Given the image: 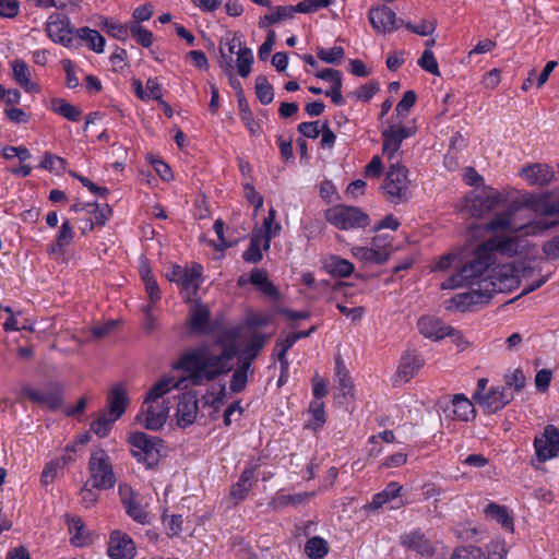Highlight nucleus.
<instances>
[{
  "label": "nucleus",
  "instance_id": "obj_26",
  "mask_svg": "<svg viewBox=\"0 0 559 559\" xmlns=\"http://www.w3.org/2000/svg\"><path fill=\"white\" fill-rule=\"evenodd\" d=\"M324 270L333 277L345 278L353 274L354 264L336 254H331L323 260Z\"/></svg>",
  "mask_w": 559,
  "mask_h": 559
},
{
  "label": "nucleus",
  "instance_id": "obj_33",
  "mask_svg": "<svg viewBox=\"0 0 559 559\" xmlns=\"http://www.w3.org/2000/svg\"><path fill=\"white\" fill-rule=\"evenodd\" d=\"M255 467H247L242 471L239 479L230 488L229 495L237 502L246 499L252 488V479L254 477Z\"/></svg>",
  "mask_w": 559,
  "mask_h": 559
},
{
  "label": "nucleus",
  "instance_id": "obj_14",
  "mask_svg": "<svg viewBox=\"0 0 559 559\" xmlns=\"http://www.w3.org/2000/svg\"><path fill=\"white\" fill-rule=\"evenodd\" d=\"M119 496L126 513L135 522L140 524L148 523V515L145 511L140 493L134 491L128 485L119 486Z\"/></svg>",
  "mask_w": 559,
  "mask_h": 559
},
{
  "label": "nucleus",
  "instance_id": "obj_45",
  "mask_svg": "<svg viewBox=\"0 0 559 559\" xmlns=\"http://www.w3.org/2000/svg\"><path fill=\"white\" fill-rule=\"evenodd\" d=\"M11 68L15 82L25 91H31L33 88V83L31 82V71L28 66L23 60H14L11 63Z\"/></svg>",
  "mask_w": 559,
  "mask_h": 559
},
{
  "label": "nucleus",
  "instance_id": "obj_19",
  "mask_svg": "<svg viewBox=\"0 0 559 559\" xmlns=\"http://www.w3.org/2000/svg\"><path fill=\"white\" fill-rule=\"evenodd\" d=\"M520 175L531 186L545 187L555 179L554 168L547 164L536 163L523 167Z\"/></svg>",
  "mask_w": 559,
  "mask_h": 559
},
{
  "label": "nucleus",
  "instance_id": "obj_13",
  "mask_svg": "<svg viewBox=\"0 0 559 559\" xmlns=\"http://www.w3.org/2000/svg\"><path fill=\"white\" fill-rule=\"evenodd\" d=\"M368 19L372 28L383 34L393 33L404 24L403 20L399 19L395 12L386 5L371 8Z\"/></svg>",
  "mask_w": 559,
  "mask_h": 559
},
{
  "label": "nucleus",
  "instance_id": "obj_20",
  "mask_svg": "<svg viewBox=\"0 0 559 559\" xmlns=\"http://www.w3.org/2000/svg\"><path fill=\"white\" fill-rule=\"evenodd\" d=\"M443 411L447 417L462 421H468L476 415L473 403L464 394H455Z\"/></svg>",
  "mask_w": 559,
  "mask_h": 559
},
{
  "label": "nucleus",
  "instance_id": "obj_11",
  "mask_svg": "<svg viewBox=\"0 0 559 559\" xmlns=\"http://www.w3.org/2000/svg\"><path fill=\"white\" fill-rule=\"evenodd\" d=\"M534 450L539 463H545L559 455V429L547 425L534 439Z\"/></svg>",
  "mask_w": 559,
  "mask_h": 559
},
{
  "label": "nucleus",
  "instance_id": "obj_30",
  "mask_svg": "<svg viewBox=\"0 0 559 559\" xmlns=\"http://www.w3.org/2000/svg\"><path fill=\"white\" fill-rule=\"evenodd\" d=\"M484 513L488 519L495 520L499 523L506 531H514V521L507 507L496 502H489L486 506Z\"/></svg>",
  "mask_w": 559,
  "mask_h": 559
},
{
  "label": "nucleus",
  "instance_id": "obj_40",
  "mask_svg": "<svg viewBox=\"0 0 559 559\" xmlns=\"http://www.w3.org/2000/svg\"><path fill=\"white\" fill-rule=\"evenodd\" d=\"M100 22L98 23V26L106 32L109 36L126 41L128 38V35L130 33V23L129 24H120L112 19H108L106 16L99 17Z\"/></svg>",
  "mask_w": 559,
  "mask_h": 559
},
{
  "label": "nucleus",
  "instance_id": "obj_3",
  "mask_svg": "<svg viewBox=\"0 0 559 559\" xmlns=\"http://www.w3.org/2000/svg\"><path fill=\"white\" fill-rule=\"evenodd\" d=\"M483 255L485 254L480 253L479 247H477L472 259L441 283V289H455L463 286L471 287V290L481 289L480 284L486 280L491 267L489 261Z\"/></svg>",
  "mask_w": 559,
  "mask_h": 559
},
{
  "label": "nucleus",
  "instance_id": "obj_34",
  "mask_svg": "<svg viewBox=\"0 0 559 559\" xmlns=\"http://www.w3.org/2000/svg\"><path fill=\"white\" fill-rule=\"evenodd\" d=\"M276 211L271 207L267 212V216L264 217L261 230V237L263 239V249L266 251L270 249L272 238L280 235L282 226L275 223Z\"/></svg>",
  "mask_w": 559,
  "mask_h": 559
},
{
  "label": "nucleus",
  "instance_id": "obj_7",
  "mask_svg": "<svg viewBox=\"0 0 559 559\" xmlns=\"http://www.w3.org/2000/svg\"><path fill=\"white\" fill-rule=\"evenodd\" d=\"M324 217L341 230L365 228L370 225L369 215L357 206L337 204L328 209Z\"/></svg>",
  "mask_w": 559,
  "mask_h": 559
},
{
  "label": "nucleus",
  "instance_id": "obj_56",
  "mask_svg": "<svg viewBox=\"0 0 559 559\" xmlns=\"http://www.w3.org/2000/svg\"><path fill=\"white\" fill-rule=\"evenodd\" d=\"M317 56L325 63L340 64L345 57V50L342 46H334L330 49L318 48Z\"/></svg>",
  "mask_w": 559,
  "mask_h": 559
},
{
  "label": "nucleus",
  "instance_id": "obj_46",
  "mask_svg": "<svg viewBox=\"0 0 559 559\" xmlns=\"http://www.w3.org/2000/svg\"><path fill=\"white\" fill-rule=\"evenodd\" d=\"M328 552L329 544L320 536H313L305 544V554L310 559H322L328 555Z\"/></svg>",
  "mask_w": 559,
  "mask_h": 559
},
{
  "label": "nucleus",
  "instance_id": "obj_62",
  "mask_svg": "<svg viewBox=\"0 0 559 559\" xmlns=\"http://www.w3.org/2000/svg\"><path fill=\"white\" fill-rule=\"evenodd\" d=\"M379 91V83L377 81H369L362 84L359 88L353 92L350 95L358 100L369 102L374 94Z\"/></svg>",
  "mask_w": 559,
  "mask_h": 559
},
{
  "label": "nucleus",
  "instance_id": "obj_1",
  "mask_svg": "<svg viewBox=\"0 0 559 559\" xmlns=\"http://www.w3.org/2000/svg\"><path fill=\"white\" fill-rule=\"evenodd\" d=\"M176 370H182L187 373L185 380L191 385L200 386L212 382L223 374L231 371L230 364L224 361L218 355H212L206 345L189 349L180 355L179 359L173 365Z\"/></svg>",
  "mask_w": 559,
  "mask_h": 559
},
{
  "label": "nucleus",
  "instance_id": "obj_6",
  "mask_svg": "<svg viewBox=\"0 0 559 559\" xmlns=\"http://www.w3.org/2000/svg\"><path fill=\"white\" fill-rule=\"evenodd\" d=\"M88 480L96 490H108L116 485V475L109 455L104 449L91 453L88 460Z\"/></svg>",
  "mask_w": 559,
  "mask_h": 559
},
{
  "label": "nucleus",
  "instance_id": "obj_15",
  "mask_svg": "<svg viewBox=\"0 0 559 559\" xmlns=\"http://www.w3.org/2000/svg\"><path fill=\"white\" fill-rule=\"evenodd\" d=\"M400 544L406 551L415 552L420 557H431L435 554L431 540L419 528L402 534Z\"/></svg>",
  "mask_w": 559,
  "mask_h": 559
},
{
  "label": "nucleus",
  "instance_id": "obj_2",
  "mask_svg": "<svg viewBox=\"0 0 559 559\" xmlns=\"http://www.w3.org/2000/svg\"><path fill=\"white\" fill-rule=\"evenodd\" d=\"M519 284L520 280L512 264L492 265L486 280L480 284L481 289H473L464 294H457L451 301L454 304L456 310H471L473 306L488 304L493 293L510 292L518 287Z\"/></svg>",
  "mask_w": 559,
  "mask_h": 559
},
{
  "label": "nucleus",
  "instance_id": "obj_36",
  "mask_svg": "<svg viewBox=\"0 0 559 559\" xmlns=\"http://www.w3.org/2000/svg\"><path fill=\"white\" fill-rule=\"evenodd\" d=\"M210 310L206 306L198 304L191 309L189 318V326L198 333H205L210 321Z\"/></svg>",
  "mask_w": 559,
  "mask_h": 559
},
{
  "label": "nucleus",
  "instance_id": "obj_28",
  "mask_svg": "<svg viewBox=\"0 0 559 559\" xmlns=\"http://www.w3.org/2000/svg\"><path fill=\"white\" fill-rule=\"evenodd\" d=\"M424 364V358L416 350L407 352L401 358L397 374L405 381H408L418 372Z\"/></svg>",
  "mask_w": 559,
  "mask_h": 559
},
{
  "label": "nucleus",
  "instance_id": "obj_4",
  "mask_svg": "<svg viewBox=\"0 0 559 559\" xmlns=\"http://www.w3.org/2000/svg\"><path fill=\"white\" fill-rule=\"evenodd\" d=\"M127 441L138 463L143 464L147 469H155L158 466L163 457L162 451L165 449V441L162 438L134 431L128 436Z\"/></svg>",
  "mask_w": 559,
  "mask_h": 559
},
{
  "label": "nucleus",
  "instance_id": "obj_29",
  "mask_svg": "<svg viewBox=\"0 0 559 559\" xmlns=\"http://www.w3.org/2000/svg\"><path fill=\"white\" fill-rule=\"evenodd\" d=\"M70 543L75 547H84L92 543L91 535L84 522L79 516L68 518Z\"/></svg>",
  "mask_w": 559,
  "mask_h": 559
},
{
  "label": "nucleus",
  "instance_id": "obj_60",
  "mask_svg": "<svg viewBox=\"0 0 559 559\" xmlns=\"http://www.w3.org/2000/svg\"><path fill=\"white\" fill-rule=\"evenodd\" d=\"M418 66L433 75H440L438 61L430 49L424 50L421 57L417 61Z\"/></svg>",
  "mask_w": 559,
  "mask_h": 559
},
{
  "label": "nucleus",
  "instance_id": "obj_47",
  "mask_svg": "<svg viewBox=\"0 0 559 559\" xmlns=\"http://www.w3.org/2000/svg\"><path fill=\"white\" fill-rule=\"evenodd\" d=\"M67 162L64 158L46 152L39 163L37 164L38 168L48 170L57 176L61 175L66 169Z\"/></svg>",
  "mask_w": 559,
  "mask_h": 559
},
{
  "label": "nucleus",
  "instance_id": "obj_42",
  "mask_svg": "<svg viewBox=\"0 0 559 559\" xmlns=\"http://www.w3.org/2000/svg\"><path fill=\"white\" fill-rule=\"evenodd\" d=\"M226 45L228 46V52H226L222 46L219 47V55L222 58L219 60V67L228 76H231L234 71L233 55L236 47L241 45L240 36L236 33L231 39H227Z\"/></svg>",
  "mask_w": 559,
  "mask_h": 559
},
{
  "label": "nucleus",
  "instance_id": "obj_44",
  "mask_svg": "<svg viewBox=\"0 0 559 559\" xmlns=\"http://www.w3.org/2000/svg\"><path fill=\"white\" fill-rule=\"evenodd\" d=\"M266 336L263 334H255L252 336L250 343L243 348L239 357V362H248L251 367L252 361L258 357L260 350L265 345Z\"/></svg>",
  "mask_w": 559,
  "mask_h": 559
},
{
  "label": "nucleus",
  "instance_id": "obj_50",
  "mask_svg": "<svg viewBox=\"0 0 559 559\" xmlns=\"http://www.w3.org/2000/svg\"><path fill=\"white\" fill-rule=\"evenodd\" d=\"M261 245L263 246L261 234H253L249 247L242 253L243 261L252 264L259 263L263 259Z\"/></svg>",
  "mask_w": 559,
  "mask_h": 559
},
{
  "label": "nucleus",
  "instance_id": "obj_16",
  "mask_svg": "<svg viewBox=\"0 0 559 559\" xmlns=\"http://www.w3.org/2000/svg\"><path fill=\"white\" fill-rule=\"evenodd\" d=\"M513 400V394L503 386H492L478 400L477 404L487 414H495L507 406Z\"/></svg>",
  "mask_w": 559,
  "mask_h": 559
},
{
  "label": "nucleus",
  "instance_id": "obj_24",
  "mask_svg": "<svg viewBox=\"0 0 559 559\" xmlns=\"http://www.w3.org/2000/svg\"><path fill=\"white\" fill-rule=\"evenodd\" d=\"M335 382L336 389L344 399L354 396V383L340 354L335 356Z\"/></svg>",
  "mask_w": 559,
  "mask_h": 559
},
{
  "label": "nucleus",
  "instance_id": "obj_49",
  "mask_svg": "<svg viewBox=\"0 0 559 559\" xmlns=\"http://www.w3.org/2000/svg\"><path fill=\"white\" fill-rule=\"evenodd\" d=\"M254 92L262 105H269L274 99V88L263 74L255 78Z\"/></svg>",
  "mask_w": 559,
  "mask_h": 559
},
{
  "label": "nucleus",
  "instance_id": "obj_59",
  "mask_svg": "<svg viewBox=\"0 0 559 559\" xmlns=\"http://www.w3.org/2000/svg\"><path fill=\"white\" fill-rule=\"evenodd\" d=\"M162 522L169 537L178 536L182 531L183 518L181 514H163Z\"/></svg>",
  "mask_w": 559,
  "mask_h": 559
},
{
  "label": "nucleus",
  "instance_id": "obj_48",
  "mask_svg": "<svg viewBox=\"0 0 559 559\" xmlns=\"http://www.w3.org/2000/svg\"><path fill=\"white\" fill-rule=\"evenodd\" d=\"M74 238L73 227L70 224L69 219L63 221L60 230L56 236V241L51 246V252H63L64 248L71 245Z\"/></svg>",
  "mask_w": 559,
  "mask_h": 559
},
{
  "label": "nucleus",
  "instance_id": "obj_23",
  "mask_svg": "<svg viewBox=\"0 0 559 559\" xmlns=\"http://www.w3.org/2000/svg\"><path fill=\"white\" fill-rule=\"evenodd\" d=\"M74 36L75 40L73 47L85 45L96 53H102L104 51L106 40L98 31L84 26L76 28L74 31Z\"/></svg>",
  "mask_w": 559,
  "mask_h": 559
},
{
  "label": "nucleus",
  "instance_id": "obj_52",
  "mask_svg": "<svg viewBox=\"0 0 559 559\" xmlns=\"http://www.w3.org/2000/svg\"><path fill=\"white\" fill-rule=\"evenodd\" d=\"M63 466L64 462L59 459L52 460L45 465L40 475V484L46 490H48V486L51 485L62 472Z\"/></svg>",
  "mask_w": 559,
  "mask_h": 559
},
{
  "label": "nucleus",
  "instance_id": "obj_37",
  "mask_svg": "<svg viewBox=\"0 0 559 559\" xmlns=\"http://www.w3.org/2000/svg\"><path fill=\"white\" fill-rule=\"evenodd\" d=\"M238 108L241 121L245 123L246 128L252 135H258L261 132V126L253 118V114L249 107V104L246 99L245 93H238Z\"/></svg>",
  "mask_w": 559,
  "mask_h": 559
},
{
  "label": "nucleus",
  "instance_id": "obj_10",
  "mask_svg": "<svg viewBox=\"0 0 559 559\" xmlns=\"http://www.w3.org/2000/svg\"><path fill=\"white\" fill-rule=\"evenodd\" d=\"M74 31L71 26L70 19L60 12L49 15L46 22L47 36L53 41L70 48L74 46Z\"/></svg>",
  "mask_w": 559,
  "mask_h": 559
},
{
  "label": "nucleus",
  "instance_id": "obj_43",
  "mask_svg": "<svg viewBox=\"0 0 559 559\" xmlns=\"http://www.w3.org/2000/svg\"><path fill=\"white\" fill-rule=\"evenodd\" d=\"M182 380L175 382L174 378L165 377L156 382L147 392L144 403L155 402L166 393L170 391L171 388L178 389Z\"/></svg>",
  "mask_w": 559,
  "mask_h": 559
},
{
  "label": "nucleus",
  "instance_id": "obj_58",
  "mask_svg": "<svg viewBox=\"0 0 559 559\" xmlns=\"http://www.w3.org/2000/svg\"><path fill=\"white\" fill-rule=\"evenodd\" d=\"M130 34L138 44L145 48L153 44V33L138 23H130Z\"/></svg>",
  "mask_w": 559,
  "mask_h": 559
},
{
  "label": "nucleus",
  "instance_id": "obj_38",
  "mask_svg": "<svg viewBox=\"0 0 559 559\" xmlns=\"http://www.w3.org/2000/svg\"><path fill=\"white\" fill-rule=\"evenodd\" d=\"M402 488L403 487L396 481L389 483L382 491L376 493L372 497V500L369 503V508L372 510H377L383 507L384 504L391 502L392 500L400 496Z\"/></svg>",
  "mask_w": 559,
  "mask_h": 559
},
{
  "label": "nucleus",
  "instance_id": "obj_57",
  "mask_svg": "<svg viewBox=\"0 0 559 559\" xmlns=\"http://www.w3.org/2000/svg\"><path fill=\"white\" fill-rule=\"evenodd\" d=\"M253 63V53L252 50L248 47L240 48L237 52V68L238 74L241 78H247L251 72V67Z\"/></svg>",
  "mask_w": 559,
  "mask_h": 559
},
{
  "label": "nucleus",
  "instance_id": "obj_9",
  "mask_svg": "<svg viewBox=\"0 0 559 559\" xmlns=\"http://www.w3.org/2000/svg\"><path fill=\"white\" fill-rule=\"evenodd\" d=\"M504 201L506 198L501 192L488 187L479 195L466 197L465 210L471 216L479 218L498 209Z\"/></svg>",
  "mask_w": 559,
  "mask_h": 559
},
{
  "label": "nucleus",
  "instance_id": "obj_31",
  "mask_svg": "<svg viewBox=\"0 0 559 559\" xmlns=\"http://www.w3.org/2000/svg\"><path fill=\"white\" fill-rule=\"evenodd\" d=\"M238 336L239 333L236 330H228L216 340V345L222 348L221 357L227 364H229V361L233 360L238 355Z\"/></svg>",
  "mask_w": 559,
  "mask_h": 559
},
{
  "label": "nucleus",
  "instance_id": "obj_39",
  "mask_svg": "<svg viewBox=\"0 0 559 559\" xmlns=\"http://www.w3.org/2000/svg\"><path fill=\"white\" fill-rule=\"evenodd\" d=\"M513 212L511 210L503 211L495 215L489 222H487L484 228L487 231H516L518 228L512 226Z\"/></svg>",
  "mask_w": 559,
  "mask_h": 559
},
{
  "label": "nucleus",
  "instance_id": "obj_55",
  "mask_svg": "<svg viewBox=\"0 0 559 559\" xmlns=\"http://www.w3.org/2000/svg\"><path fill=\"white\" fill-rule=\"evenodd\" d=\"M309 413L311 414V419L309 420L307 427L314 431L322 428L326 420L324 404L321 401H312L309 405Z\"/></svg>",
  "mask_w": 559,
  "mask_h": 559
},
{
  "label": "nucleus",
  "instance_id": "obj_41",
  "mask_svg": "<svg viewBox=\"0 0 559 559\" xmlns=\"http://www.w3.org/2000/svg\"><path fill=\"white\" fill-rule=\"evenodd\" d=\"M297 341L293 333L287 334L285 337H280L275 342L274 352H276L277 359L282 369V373L288 372L289 361L287 352L294 346Z\"/></svg>",
  "mask_w": 559,
  "mask_h": 559
},
{
  "label": "nucleus",
  "instance_id": "obj_17",
  "mask_svg": "<svg viewBox=\"0 0 559 559\" xmlns=\"http://www.w3.org/2000/svg\"><path fill=\"white\" fill-rule=\"evenodd\" d=\"M64 402V389L59 382H49L37 390V405L55 412L62 407Z\"/></svg>",
  "mask_w": 559,
  "mask_h": 559
},
{
  "label": "nucleus",
  "instance_id": "obj_5",
  "mask_svg": "<svg viewBox=\"0 0 559 559\" xmlns=\"http://www.w3.org/2000/svg\"><path fill=\"white\" fill-rule=\"evenodd\" d=\"M409 183L407 167L402 163H392L379 189L388 202L401 204L411 198Z\"/></svg>",
  "mask_w": 559,
  "mask_h": 559
},
{
  "label": "nucleus",
  "instance_id": "obj_18",
  "mask_svg": "<svg viewBox=\"0 0 559 559\" xmlns=\"http://www.w3.org/2000/svg\"><path fill=\"white\" fill-rule=\"evenodd\" d=\"M107 555L111 559H131L135 556V546L131 537L120 531L110 534Z\"/></svg>",
  "mask_w": 559,
  "mask_h": 559
},
{
  "label": "nucleus",
  "instance_id": "obj_51",
  "mask_svg": "<svg viewBox=\"0 0 559 559\" xmlns=\"http://www.w3.org/2000/svg\"><path fill=\"white\" fill-rule=\"evenodd\" d=\"M308 493L280 495L269 502V508L278 511L288 506H298L308 499Z\"/></svg>",
  "mask_w": 559,
  "mask_h": 559
},
{
  "label": "nucleus",
  "instance_id": "obj_35",
  "mask_svg": "<svg viewBox=\"0 0 559 559\" xmlns=\"http://www.w3.org/2000/svg\"><path fill=\"white\" fill-rule=\"evenodd\" d=\"M202 271L203 267L199 263H193L190 267H185L180 286L188 293V297L190 294H197L200 287L199 280L202 275Z\"/></svg>",
  "mask_w": 559,
  "mask_h": 559
},
{
  "label": "nucleus",
  "instance_id": "obj_54",
  "mask_svg": "<svg viewBox=\"0 0 559 559\" xmlns=\"http://www.w3.org/2000/svg\"><path fill=\"white\" fill-rule=\"evenodd\" d=\"M116 420H117L116 418H114L112 416L103 412L99 414L97 419L91 424L90 429L98 438H105L109 435V432L112 428V425Z\"/></svg>",
  "mask_w": 559,
  "mask_h": 559
},
{
  "label": "nucleus",
  "instance_id": "obj_12",
  "mask_svg": "<svg viewBox=\"0 0 559 559\" xmlns=\"http://www.w3.org/2000/svg\"><path fill=\"white\" fill-rule=\"evenodd\" d=\"M480 253L489 261L491 266L496 263V252L508 257H514L519 253V242L515 238L509 236H493L479 246Z\"/></svg>",
  "mask_w": 559,
  "mask_h": 559
},
{
  "label": "nucleus",
  "instance_id": "obj_63",
  "mask_svg": "<svg viewBox=\"0 0 559 559\" xmlns=\"http://www.w3.org/2000/svg\"><path fill=\"white\" fill-rule=\"evenodd\" d=\"M451 559H488L481 548L477 546H467L457 548Z\"/></svg>",
  "mask_w": 559,
  "mask_h": 559
},
{
  "label": "nucleus",
  "instance_id": "obj_8",
  "mask_svg": "<svg viewBox=\"0 0 559 559\" xmlns=\"http://www.w3.org/2000/svg\"><path fill=\"white\" fill-rule=\"evenodd\" d=\"M416 134L415 127L392 123L381 132L382 152L390 164L402 163V152L400 151L403 140Z\"/></svg>",
  "mask_w": 559,
  "mask_h": 559
},
{
  "label": "nucleus",
  "instance_id": "obj_32",
  "mask_svg": "<svg viewBox=\"0 0 559 559\" xmlns=\"http://www.w3.org/2000/svg\"><path fill=\"white\" fill-rule=\"evenodd\" d=\"M352 254L364 262L382 265L390 257V251L381 250L376 247H353Z\"/></svg>",
  "mask_w": 559,
  "mask_h": 559
},
{
  "label": "nucleus",
  "instance_id": "obj_61",
  "mask_svg": "<svg viewBox=\"0 0 559 559\" xmlns=\"http://www.w3.org/2000/svg\"><path fill=\"white\" fill-rule=\"evenodd\" d=\"M166 421V415L163 412H155L151 406L145 414L144 427L148 430L160 429Z\"/></svg>",
  "mask_w": 559,
  "mask_h": 559
},
{
  "label": "nucleus",
  "instance_id": "obj_21",
  "mask_svg": "<svg viewBox=\"0 0 559 559\" xmlns=\"http://www.w3.org/2000/svg\"><path fill=\"white\" fill-rule=\"evenodd\" d=\"M417 328L423 336L433 340H441L452 332L450 325H445L439 318L432 316L420 317L417 322Z\"/></svg>",
  "mask_w": 559,
  "mask_h": 559
},
{
  "label": "nucleus",
  "instance_id": "obj_64",
  "mask_svg": "<svg viewBox=\"0 0 559 559\" xmlns=\"http://www.w3.org/2000/svg\"><path fill=\"white\" fill-rule=\"evenodd\" d=\"M416 93L412 90L406 91L401 100L397 103L395 111L397 112L399 116L406 117L411 108L416 104Z\"/></svg>",
  "mask_w": 559,
  "mask_h": 559
},
{
  "label": "nucleus",
  "instance_id": "obj_27",
  "mask_svg": "<svg viewBox=\"0 0 559 559\" xmlns=\"http://www.w3.org/2000/svg\"><path fill=\"white\" fill-rule=\"evenodd\" d=\"M107 403L109 407V415L119 419L124 414L128 406L126 389L120 384L112 386L107 395Z\"/></svg>",
  "mask_w": 559,
  "mask_h": 559
},
{
  "label": "nucleus",
  "instance_id": "obj_53",
  "mask_svg": "<svg viewBox=\"0 0 559 559\" xmlns=\"http://www.w3.org/2000/svg\"><path fill=\"white\" fill-rule=\"evenodd\" d=\"M249 369L248 362H239L230 379L229 389L231 392L240 393L246 389Z\"/></svg>",
  "mask_w": 559,
  "mask_h": 559
},
{
  "label": "nucleus",
  "instance_id": "obj_25",
  "mask_svg": "<svg viewBox=\"0 0 559 559\" xmlns=\"http://www.w3.org/2000/svg\"><path fill=\"white\" fill-rule=\"evenodd\" d=\"M46 107L53 114L71 122H78L82 117V110L78 106L61 97L51 98L49 103L46 104Z\"/></svg>",
  "mask_w": 559,
  "mask_h": 559
},
{
  "label": "nucleus",
  "instance_id": "obj_22",
  "mask_svg": "<svg viewBox=\"0 0 559 559\" xmlns=\"http://www.w3.org/2000/svg\"><path fill=\"white\" fill-rule=\"evenodd\" d=\"M198 409V401L193 395L181 394L176 411L177 425L181 428L192 425L197 418Z\"/></svg>",
  "mask_w": 559,
  "mask_h": 559
}]
</instances>
